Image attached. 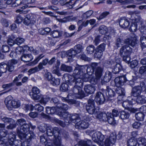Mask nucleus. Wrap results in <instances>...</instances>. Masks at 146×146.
<instances>
[{
    "instance_id": "1",
    "label": "nucleus",
    "mask_w": 146,
    "mask_h": 146,
    "mask_svg": "<svg viewBox=\"0 0 146 146\" xmlns=\"http://www.w3.org/2000/svg\"><path fill=\"white\" fill-rule=\"evenodd\" d=\"M86 70L85 67L78 65L75 67L73 76L66 74L63 76L66 82L70 85H74L72 89L73 94L82 97L84 96L82 88L83 82L88 81L89 76L86 73Z\"/></svg>"
},
{
    "instance_id": "2",
    "label": "nucleus",
    "mask_w": 146,
    "mask_h": 146,
    "mask_svg": "<svg viewBox=\"0 0 146 146\" xmlns=\"http://www.w3.org/2000/svg\"><path fill=\"white\" fill-rule=\"evenodd\" d=\"M26 120L23 118L18 119L17 121V125H20V127L17 128V132L21 139L26 138L27 136L28 137H33L34 134L32 131H29V125L26 123Z\"/></svg>"
},
{
    "instance_id": "3",
    "label": "nucleus",
    "mask_w": 146,
    "mask_h": 146,
    "mask_svg": "<svg viewBox=\"0 0 146 146\" xmlns=\"http://www.w3.org/2000/svg\"><path fill=\"white\" fill-rule=\"evenodd\" d=\"M82 66L86 67V71L88 73L87 74H88L89 76V78L90 76V75L92 74L94 71H95V76L97 79H100L102 75L103 68L100 63L95 62L92 63L91 66L92 70H90V67H88L87 66Z\"/></svg>"
},
{
    "instance_id": "4",
    "label": "nucleus",
    "mask_w": 146,
    "mask_h": 146,
    "mask_svg": "<svg viewBox=\"0 0 146 146\" xmlns=\"http://www.w3.org/2000/svg\"><path fill=\"white\" fill-rule=\"evenodd\" d=\"M137 36L134 33H131L129 38L125 39V40L117 38L116 40L115 45L117 47H120L124 43L134 46L137 44Z\"/></svg>"
},
{
    "instance_id": "5",
    "label": "nucleus",
    "mask_w": 146,
    "mask_h": 146,
    "mask_svg": "<svg viewBox=\"0 0 146 146\" xmlns=\"http://www.w3.org/2000/svg\"><path fill=\"white\" fill-rule=\"evenodd\" d=\"M97 117L100 121L106 122L111 125H114L116 123V121L113 117L111 113H105L104 112L100 113L98 115Z\"/></svg>"
},
{
    "instance_id": "6",
    "label": "nucleus",
    "mask_w": 146,
    "mask_h": 146,
    "mask_svg": "<svg viewBox=\"0 0 146 146\" xmlns=\"http://www.w3.org/2000/svg\"><path fill=\"white\" fill-rule=\"evenodd\" d=\"M94 104L95 102L94 99L90 98L88 100L86 109L87 111L89 114H93L97 113Z\"/></svg>"
},
{
    "instance_id": "7",
    "label": "nucleus",
    "mask_w": 146,
    "mask_h": 146,
    "mask_svg": "<svg viewBox=\"0 0 146 146\" xmlns=\"http://www.w3.org/2000/svg\"><path fill=\"white\" fill-rule=\"evenodd\" d=\"M5 102L7 108L11 110V107L16 108L19 107L20 106V102L19 101L11 100L9 99V97L6 98Z\"/></svg>"
},
{
    "instance_id": "8",
    "label": "nucleus",
    "mask_w": 146,
    "mask_h": 146,
    "mask_svg": "<svg viewBox=\"0 0 146 146\" xmlns=\"http://www.w3.org/2000/svg\"><path fill=\"white\" fill-rule=\"evenodd\" d=\"M80 2V0H60L59 1L60 3L62 5H65L69 9L72 8L76 4Z\"/></svg>"
},
{
    "instance_id": "9",
    "label": "nucleus",
    "mask_w": 146,
    "mask_h": 146,
    "mask_svg": "<svg viewBox=\"0 0 146 146\" xmlns=\"http://www.w3.org/2000/svg\"><path fill=\"white\" fill-rule=\"evenodd\" d=\"M31 98L35 100H40L41 95L40 93V90L36 87H33L31 92L30 93Z\"/></svg>"
},
{
    "instance_id": "10",
    "label": "nucleus",
    "mask_w": 146,
    "mask_h": 146,
    "mask_svg": "<svg viewBox=\"0 0 146 146\" xmlns=\"http://www.w3.org/2000/svg\"><path fill=\"white\" fill-rule=\"evenodd\" d=\"M132 52V48L127 45L122 46L119 50V55L122 57L130 55Z\"/></svg>"
},
{
    "instance_id": "11",
    "label": "nucleus",
    "mask_w": 146,
    "mask_h": 146,
    "mask_svg": "<svg viewBox=\"0 0 146 146\" xmlns=\"http://www.w3.org/2000/svg\"><path fill=\"white\" fill-rule=\"evenodd\" d=\"M35 16L33 15H27L24 19V23L27 25L33 24L36 21Z\"/></svg>"
},
{
    "instance_id": "12",
    "label": "nucleus",
    "mask_w": 146,
    "mask_h": 146,
    "mask_svg": "<svg viewBox=\"0 0 146 146\" xmlns=\"http://www.w3.org/2000/svg\"><path fill=\"white\" fill-rule=\"evenodd\" d=\"M65 120V122L70 123L71 122L75 123L80 120L79 117L77 114H70Z\"/></svg>"
},
{
    "instance_id": "13",
    "label": "nucleus",
    "mask_w": 146,
    "mask_h": 146,
    "mask_svg": "<svg viewBox=\"0 0 146 146\" xmlns=\"http://www.w3.org/2000/svg\"><path fill=\"white\" fill-rule=\"evenodd\" d=\"M94 99L97 103L99 104H103L105 100L103 94L101 92H98L96 93Z\"/></svg>"
},
{
    "instance_id": "14",
    "label": "nucleus",
    "mask_w": 146,
    "mask_h": 146,
    "mask_svg": "<svg viewBox=\"0 0 146 146\" xmlns=\"http://www.w3.org/2000/svg\"><path fill=\"white\" fill-rule=\"evenodd\" d=\"M127 80L126 77L124 75L117 77L114 80L115 85L116 86L119 87L120 85L123 84Z\"/></svg>"
},
{
    "instance_id": "15",
    "label": "nucleus",
    "mask_w": 146,
    "mask_h": 146,
    "mask_svg": "<svg viewBox=\"0 0 146 146\" xmlns=\"http://www.w3.org/2000/svg\"><path fill=\"white\" fill-rule=\"evenodd\" d=\"M88 126V122L83 120L77 122L75 125V127L78 129H85L87 128Z\"/></svg>"
},
{
    "instance_id": "16",
    "label": "nucleus",
    "mask_w": 146,
    "mask_h": 146,
    "mask_svg": "<svg viewBox=\"0 0 146 146\" xmlns=\"http://www.w3.org/2000/svg\"><path fill=\"white\" fill-rule=\"evenodd\" d=\"M142 90L141 88L139 86H135L132 89L131 93V97L133 96L136 98L139 96L140 95Z\"/></svg>"
},
{
    "instance_id": "17",
    "label": "nucleus",
    "mask_w": 146,
    "mask_h": 146,
    "mask_svg": "<svg viewBox=\"0 0 146 146\" xmlns=\"http://www.w3.org/2000/svg\"><path fill=\"white\" fill-rule=\"evenodd\" d=\"M130 97H128V100L124 101L122 104V106L125 108V109L128 110L130 108V107L132 106V105L135 103V100H133V98H132L131 100H129Z\"/></svg>"
},
{
    "instance_id": "18",
    "label": "nucleus",
    "mask_w": 146,
    "mask_h": 146,
    "mask_svg": "<svg viewBox=\"0 0 146 146\" xmlns=\"http://www.w3.org/2000/svg\"><path fill=\"white\" fill-rule=\"evenodd\" d=\"M130 24L128 19L125 17H121L119 20L120 26L123 28H125L128 27Z\"/></svg>"
},
{
    "instance_id": "19",
    "label": "nucleus",
    "mask_w": 146,
    "mask_h": 146,
    "mask_svg": "<svg viewBox=\"0 0 146 146\" xmlns=\"http://www.w3.org/2000/svg\"><path fill=\"white\" fill-rule=\"evenodd\" d=\"M63 54L64 55L66 54L67 55L68 59L69 60H71L74 57L75 55L77 54L76 52L75 51L74 49L72 48L68 50L66 52H62V54Z\"/></svg>"
},
{
    "instance_id": "20",
    "label": "nucleus",
    "mask_w": 146,
    "mask_h": 146,
    "mask_svg": "<svg viewBox=\"0 0 146 146\" xmlns=\"http://www.w3.org/2000/svg\"><path fill=\"white\" fill-rule=\"evenodd\" d=\"M111 73L109 71H106L103 79L102 80V85L105 84L111 80Z\"/></svg>"
},
{
    "instance_id": "21",
    "label": "nucleus",
    "mask_w": 146,
    "mask_h": 146,
    "mask_svg": "<svg viewBox=\"0 0 146 146\" xmlns=\"http://www.w3.org/2000/svg\"><path fill=\"white\" fill-rule=\"evenodd\" d=\"M106 94L108 98L110 100V98L113 97L115 95V91L111 88L110 86H108L106 91Z\"/></svg>"
},
{
    "instance_id": "22",
    "label": "nucleus",
    "mask_w": 146,
    "mask_h": 146,
    "mask_svg": "<svg viewBox=\"0 0 146 146\" xmlns=\"http://www.w3.org/2000/svg\"><path fill=\"white\" fill-rule=\"evenodd\" d=\"M7 130L4 129H0V141H2L3 143H6L7 137L6 135L8 134Z\"/></svg>"
},
{
    "instance_id": "23",
    "label": "nucleus",
    "mask_w": 146,
    "mask_h": 146,
    "mask_svg": "<svg viewBox=\"0 0 146 146\" xmlns=\"http://www.w3.org/2000/svg\"><path fill=\"white\" fill-rule=\"evenodd\" d=\"M133 100H135V103L139 104H143L146 103V98L143 95L137 96Z\"/></svg>"
},
{
    "instance_id": "24",
    "label": "nucleus",
    "mask_w": 146,
    "mask_h": 146,
    "mask_svg": "<svg viewBox=\"0 0 146 146\" xmlns=\"http://www.w3.org/2000/svg\"><path fill=\"white\" fill-rule=\"evenodd\" d=\"M21 60L25 62H29L33 59V58L31 54H24L21 57Z\"/></svg>"
},
{
    "instance_id": "25",
    "label": "nucleus",
    "mask_w": 146,
    "mask_h": 146,
    "mask_svg": "<svg viewBox=\"0 0 146 146\" xmlns=\"http://www.w3.org/2000/svg\"><path fill=\"white\" fill-rule=\"evenodd\" d=\"M96 89L95 87L91 85H88L85 86L84 90L85 92L88 94L93 93Z\"/></svg>"
},
{
    "instance_id": "26",
    "label": "nucleus",
    "mask_w": 146,
    "mask_h": 146,
    "mask_svg": "<svg viewBox=\"0 0 146 146\" xmlns=\"http://www.w3.org/2000/svg\"><path fill=\"white\" fill-rule=\"evenodd\" d=\"M131 19L133 23L136 24L140 22L141 20V17L138 14H136L135 13L131 15Z\"/></svg>"
},
{
    "instance_id": "27",
    "label": "nucleus",
    "mask_w": 146,
    "mask_h": 146,
    "mask_svg": "<svg viewBox=\"0 0 146 146\" xmlns=\"http://www.w3.org/2000/svg\"><path fill=\"white\" fill-rule=\"evenodd\" d=\"M114 64L115 65L112 67V72L115 74L118 73L122 70V66L120 64H116V63H114Z\"/></svg>"
},
{
    "instance_id": "28",
    "label": "nucleus",
    "mask_w": 146,
    "mask_h": 146,
    "mask_svg": "<svg viewBox=\"0 0 146 146\" xmlns=\"http://www.w3.org/2000/svg\"><path fill=\"white\" fill-rule=\"evenodd\" d=\"M7 70V64L4 62L0 63V76L1 73L6 72Z\"/></svg>"
},
{
    "instance_id": "29",
    "label": "nucleus",
    "mask_w": 146,
    "mask_h": 146,
    "mask_svg": "<svg viewBox=\"0 0 146 146\" xmlns=\"http://www.w3.org/2000/svg\"><path fill=\"white\" fill-rule=\"evenodd\" d=\"M51 29L48 27L42 28L38 30L39 33L42 35H46L50 31Z\"/></svg>"
},
{
    "instance_id": "30",
    "label": "nucleus",
    "mask_w": 146,
    "mask_h": 146,
    "mask_svg": "<svg viewBox=\"0 0 146 146\" xmlns=\"http://www.w3.org/2000/svg\"><path fill=\"white\" fill-rule=\"evenodd\" d=\"M120 118L122 119H128L129 117V114L128 112L124 111H121L119 112Z\"/></svg>"
},
{
    "instance_id": "31",
    "label": "nucleus",
    "mask_w": 146,
    "mask_h": 146,
    "mask_svg": "<svg viewBox=\"0 0 146 146\" xmlns=\"http://www.w3.org/2000/svg\"><path fill=\"white\" fill-rule=\"evenodd\" d=\"M116 93L119 95L118 98H119L121 96H124L125 94V90L123 88L118 87L116 90Z\"/></svg>"
},
{
    "instance_id": "32",
    "label": "nucleus",
    "mask_w": 146,
    "mask_h": 146,
    "mask_svg": "<svg viewBox=\"0 0 146 146\" xmlns=\"http://www.w3.org/2000/svg\"><path fill=\"white\" fill-rule=\"evenodd\" d=\"M137 142L135 140V138L131 137L128 139L127 141V146H136Z\"/></svg>"
},
{
    "instance_id": "33",
    "label": "nucleus",
    "mask_w": 146,
    "mask_h": 146,
    "mask_svg": "<svg viewBox=\"0 0 146 146\" xmlns=\"http://www.w3.org/2000/svg\"><path fill=\"white\" fill-rule=\"evenodd\" d=\"M50 35L54 38H58L62 36V33L58 30H54L50 33Z\"/></svg>"
},
{
    "instance_id": "34",
    "label": "nucleus",
    "mask_w": 146,
    "mask_h": 146,
    "mask_svg": "<svg viewBox=\"0 0 146 146\" xmlns=\"http://www.w3.org/2000/svg\"><path fill=\"white\" fill-rule=\"evenodd\" d=\"M60 70L62 71L68 72H70L72 70V68L71 66H66L64 64L61 65Z\"/></svg>"
},
{
    "instance_id": "35",
    "label": "nucleus",
    "mask_w": 146,
    "mask_h": 146,
    "mask_svg": "<svg viewBox=\"0 0 146 146\" xmlns=\"http://www.w3.org/2000/svg\"><path fill=\"white\" fill-rule=\"evenodd\" d=\"M145 116L144 114L141 112H138L135 115L136 119L137 120L142 121L143 120Z\"/></svg>"
},
{
    "instance_id": "36",
    "label": "nucleus",
    "mask_w": 146,
    "mask_h": 146,
    "mask_svg": "<svg viewBox=\"0 0 146 146\" xmlns=\"http://www.w3.org/2000/svg\"><path fill=\"white\" fill-rule=\"evenodd\" d=\"M46 112L48 114H52L56 111V109L54 107H47L46 108Z\"/></svg>"
},
{
    "instance_id": "37",
    "label": "nucleus",
    "mask_w": 146,
    "mask_h": 146,
    "mask_svg": "<svg viewBox=\"0 0 146 146\" xmlns=\"http://www.w3.org/2000/svg\"><path fill=\"white\" fill-rule=\"evenodd\" d=\"M99 31L101 34L104 35L107 32L108 29L106 26L102 25L100 27Z\"/></svg>"
},
{
    "instance_id": "38",
    "label": "nucleus",
    "mask_w": 146,
    "mask_h": 146,
    "mask_svg": "<svg viewBox=\"0 0 146 146\" xmlns=\"http://www.w3.org/2000/svg\"><path fill=\"white\" fill-rule=\"evenodd\" d=\"M56 107L62 110H67L68 109L67 105L62 103L58 104Z\"/></svg>"
},
{
    "instance_id": "39",
    "label": "nucleus",
    "mask_w": 146,
    "mask_h": 146,
    "mask_svg": "<svg viewBox=\"0 0 146 146\" xmlns=\"http://www.w3.org/2000/svg\"><path fill=\"white\" fill-rule=\"evenodd\" d=\"M53 140V143L55 146H58L61 144V137H55Z\"/></svg>"
},
{
    "instance_id": "40",
    "label": "nucleus",
    "mask_w": 146,
    "mask_h": 146,
    "mask_svg": "<svg viewBox=\"0 0 146 146\" xmlns=\"http://www.w3.org/2000/svg\"><path fill=\"white\" fill-rule=\"evenodd\" d=\"M15 38V36L13 35H11L8 37L7 42L8 44L11 46H12L15 44V40H13Z\"/></svg>"
},
{
    "instance_id": "41",
    "label": "nucleus",
    "mask_w": 146,
    "mask_h": 146,
    "mask_svg": "<svg viewBox=\"0 0 146 146\" xmlns=\"http://www.w3.org/2000/svg\"><path fill=\"white\" fill-rule=\"evenodd\" d=\"M49 125L45 124H42L40 125L38 127L40 131L44 133L46 131Z\"/></svg>"
},
{
    "instance_id": "42",
    "label": "nucleus",
    "mask_w": 146,
    "mask_h": 146,
    "mask_svg": "<svg viewBox=\"0 0 146 146\" xmlns=\"http://www.w3.org/2000/svg\"><path fill=\"white\" fill-rule=\"evenodd\" d=\"M140 40L142 48L146 47V36H142L140 37Z\"/></svg>"
},
{
    "instance_id": "43",
    "label": "nucleus",
    "mask_w": 146,
    "mask_h": 146,
    "mask_svg": "<svg viewBox=\"0 0 146 146\" xmlns=\"http://www.w3.org/2000/svg\"><path fill=\"white\" fill-rule=\"evenodd\" d=\"M50 82L53 86H57L60 84V81L58 78H52L50 81Z\"/></svg>"
},
{
    "instance_id": "44",
    "label": "nucleus",
    "mask_w": 146,
    "mask_h": 146,
    "mask_svg": "<svg viewBox=\"0 0 146 146\" xmlns=\"http://www.w3.org/2000/svg\"><path fill=\"white\" fill-rule=\"evenodd\" d=\"M53 133L54 137H61L60 130L58 128L54 127L53 129Z\"/></svg>"
},
{
    "instance_id": "45",
    "label": "nucleus",
    "mask_w": 146,
    "mask_h": 146,
    "mask_svg": "<svg viewBox=\"0 0 146 146\" xmlns=\"http://www.w3.org/2000/svg\"><path fill=\"white\" fill-rule=\"evenodd\" d=\"M83 49L82 46L79 44H77L74 47V50L76 52L77 54L81 52Z\"/></svg>"
},
{
    "instance_id": "46",
    "label": "nucleus",
    "mask_w": 146,
    "mask_h": 146,
    "mask_svg": "<svg viewBox=\"0 0 146 146\" xmlns=\"http://www.w3.org/2000/svg\"><path fill=\"white\" fill-rule=\"evenodd\" d=\"M48 63V59L46 58L43 60L42 62H40L38 66L42 70L44 68L43 66H46Z\"/></svg>"
},
{
    "instance_id": "47",
    "label": "nucleus",
    "mask_w": 146,
    "mask_h": 146,
    "mask_svg": "<svg viewBox=\"0 0 146 146\" xmlns=\"http://www.w3.org/2000/svg\"><path fill=\"white\" fill-rule=\"evenodd\" d=\"M116 138V136L115 134V133H112L110 134L109 138L107 139L111 141V143L114 144L115 142Z\"/></svg>"
},
{
    "instance_id": "48",
    "label": "nucleus",
    "mask_w": 146,
    "mask_h": 146,
    "mask_svg": "<svg viewBox=\"0 0 146 146\" xmlns=\"http://www.w3.org/2000/svg\"><path fill=\"white\" fill-rule=\"evenodd\" d=\"M95 47L93 45H90L88 46L86 49L87 53L88 54H91L94 51Z\"/></svg>"
},
{
    "instance_id": "49",
    "label": "nucleus",
    "mask_w": 146,
    "mask_h": 146,
    "mask_svg": "<svg viewBox=\"0 0 146 146\" xmlns=\"http://www.w3.org/2000/svg\"><path fill=\"white\" fill-rule=\"evenodd\" d=\"M95 51L96 52L94 54L95 57L98 58H100L103 54V51L98 48H96Z\"/></svg>"
},
{
    "instance_id": "50",
    "label": "nucleus",
    "mask_w": 146,
    "mask_h": 146,
    "mask_svg": "<svg viewBox=\"0 0 146 146\" xmlns=\"http://www.w3.org/2000/svg\"><path fill=\"white\" fill-rule=\"evenodd\" d=\"M22 142L19 139L15 140L12 143L10 142V145L12 146H21Z\"/></svg>"
},
{
    "instance_id": "51",
    "label": "nucleus",
    "mask_w": 146,
    "mask_h": 146,
    "mask_svg": "<svg viewBox=\"0 0 146 146\" xmlns=\"http://www.w3.org/2000/svg\"><path fill=\"white\" fill-rule=\"evenodd\" d=\"M93 132V131H91L90 133V135H92V139L94 141L96 142H97V136L100 135V133L98 132H96L94 133L93 134L92 133Z\"/></svg>"
},
{
    "instance_id": "52",
    "label": "nucleus",
    "mask_w": 146,
    "mask_h": 146,
    "mask_svg": "<svg viewBox=\"0 0 146 146\" xmlns=\"http://www.w3.org/2000/svg\"><path fill=\"white\" fill-rule=\"evenodd\" d=\"M93 13V11L92 10H89L84 13L82 15V17L84 19H87L90 17Z\"/></svg>"
},
{
    "instance_id": "53",
    "label": "nucleus",
    "mask_w": 146,
    "mask_h": 146,
    "mask_svg": "<svg viewBox=\"0 0 146 146\" xmlns=\"http://www.w3.org/2000/svg\"><path fill=\"white\" fill-rule=\"evenodd\" d=\"M16 135L15 134L12 133H10L9 134L8 137L9 142L10 144V142L12 143L15 140Z\"/></svg>"
},
{
    "instance_id": "54",
    "label": "nucleus",
    "mask_w": 146,
    "mask_h": 146,
    "mask_svg": "<svg viewBox=\"0 0 146 146\" xmlns=\"http://www.w3.org/2000/svg\"><path fill=\"white\" fill-rule=\"evenodd\" d=\"M34 108L36 111L38 112L42 111L44 109L43 107L39 104H36L34 106H33Z\"/></svg>"
},
{
    "instance_id": "55",
    "label": "nucleus",
    "mask_w": 146,
    "mask_h": 146,
    "mask_svg": "<svg viewBox=\"0 0 146 146\" xmlns=\"http://www.w3.org/2000/svg\"><path fill=\"white\" fill-rule=\"evenodd\" d=\"M137 141L139 144H141L144 146H146V139L144 138L139 137L137 139Z\"/></svg>"
},
{
    "instance_id": "56",
    "label": "nucleus",
    "mask_w": 146,
    "mask_h": 146,
    "mask_svg": "<svg viewBox=\"0 0 146 146\" xmlns=\"http://www.w3.org/2000/svg\"><path fill=\"white\" fill-rule=\"evenodd\" d=\"M46 134L48 136H53V129L52 130V127L49 125L46 131Z\"/></svg>"
},
{
    "instance_id": "57",
    "label": "nucleus",
    "mask_w": 146,
    "mask_h": 146,
    "mask_svg": "<svg viewBox=\"0 0 146 146\" xmlns=\"http://www.w3.org/2000/svg\"><path fill=\"white\" fill-rule=\"evenodd\" d=\"M40 70H41V69L39 68V66L38 65L37 66H36L34 68L29 69L28 71V72L30 74H32L37 72Z\"/></svg>"
},
{
    "instance_id": "58",
    "label": "nucleus",
    "mask_w": 146,
    "mask_h": 146,
    "mask_svg": "<svg viewBox=\"0 0 146 146\" xmlns=\"http://www.w3.org/2000/svg\"><path fill=\"white\" fill-rule=\"evenodd\" d=\"M25 41L24 39L22 38L18 37L15 40V44L18 45H20L21 44L23 43Z\"/></svg>"
},
{
    "instance_id": "59",
    "label": "nucleus",
    "mask_w": 146,
    "mask_h": 146,
    "mask_svg": "<svg viewBox=\"0 0 146 146\" xmlns=\"http://www.w3.org/2000/svg\"><path fill=\"white\" fill-rule=\"evenodd\" d=\"M137 29V24L132 22L129 28L130 31H131L134 32L136 31Z\"/></svg>"
},
{
    "instance_id": "60",
    "label": "nucleus",
    "mask_w": 146,
    "mask_h": 146,
    "mask_svg": "<svg viewBox=\"0 0 146 146\" xmlns=\"http://www.w3.org/2000/svg\"><path fill=\"white\" fill-rule=\"evenodd\" d=\"M17 63V60L15 59H12L9 60L7 64H6L8 66H10L15 67V65Z\"/></svg>"
},
{
    "instance_id": "61",
    "label": "nucleus",
    "mask_w": 146,
    "mask_h": 146,
    "mask_svg": "<svg viewBox=\"0 0 146 146\" xmlns=\"http://www.w3.org/2000/svg\"><path fill=\"white\" fill-rule=\"evenodd\" d=\"M40 102L43 104H46L47 102L49 100V98H44V96L41 95L40 97Z\"/></svg>"
},
{
    "instance_id": "62",
    "label": "nucleus",
    "mask_w": 146,
    "mask_h": 146,
    "mask_svg": "<svg viewBox=\"0 0 146 146\" xmlns=\"http://www.w3.org/2000/svg\"><path fill=\"white\" fill-rule=\"evenodd\" d=\"M110 14V13L108 11H105L102 13L100 16L97 18L98 20H101L105 18L108 15Z\"/></svg>"
},
{
    "instance_id": "63",
    "label": "nucleus",
    "mask_w": 146,
    "mask_h": 146,
    "mask_svg": "<svg viewBox=\"0 0 146 146\" xmlns=\"http://www.w3.org/2000/svg\"><path fill=\"white\" fill-rule=\"evenodd\" d=\"M44 56V55L42 54L39 55L32 62L31 65H33L36 64L38 62L41 58H42Z\"/></svg>"
},
{
    "instance_id": "64",
    "label": "nucleus",
    "mask_w": 146,
    "mask_h": 146,
    "mask_svg": "<svg viewBox=\"0 0 146 146\" xmlns=\"http://www.w3.org/2000/svg\"><path fill=\"white\" fill-rule=\"evenodd\" d=\"M23 109L26 111H27L28 110H33V106L31 105H24Z\"/></svg>"
}]
</instances>
